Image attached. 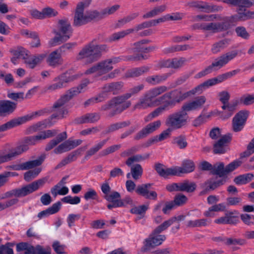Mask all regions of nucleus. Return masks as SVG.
I'll list each match as a JSON object with an SVG mask.
<instances>
[{"label":"nucleus","instance_id":"3","mask_svg":"<svg viewBox=\"0 0 254 254\" xmlns=\"http://www.w3.org/2000/svg\"><path fill=\"white\" fill-rule=\"evenodd\" d=\"M67 137V136L66 132L64 131L60 133L56 138L51 140L47 144L45 150L48 151L55 148L53 150L54 153L56 154H60L73 149L80 145L82 142V140L81 139H68L56 147L60 143L65 140Z\"/></svg>","mask_w":254,"mask_h":254},{"label":"nucleus","instance_id":"43","mask_svg":"<svg viewBox=\"0 0 254 254\" xmlns=\"http://www.w3.org/2000/svg\"><path fill=\"white\" fill-rule=\"evenodd\" d=\"M58 28L61 34H66L71 29L69 22L66 19H61L58 21Z\"/></svg>","mask_w":254,"mask_h":254},{"label":"nucleus","instance_id":"55","mask_svg":"<svg viewBox=\"0 0 254 254\" xmlns=\"http://www.w3.org/2000/svg\"><path fill=\"white\" fill-rule=\"evenodd\" d=\"M43 19L57 16L59 13L55 9L47 6L42 9Z\"/></svg>","mask_w":254,"mask_h":254},{"label":"nucleus","instance_id":"40","mask_svg":"<svg viewBox=\"0 0 254 254\" xmlns=\"http://www.w3.org/2000/svg\"><path fill=\"white\" fill-rule=\"evenodd\" d=\"M226 210V205L224 203H219L215 204L211 206L208 210L204 212V216L206 217H213L214 214L213 212L225 211Z\"/></svg>","mask_w":254,"mask_h":254},{"label":"nucleus","instance_id":"14","mask_svg":"<svg viewBox=\"0 0 254 254\" xmlns=\"http://www.w3.org/2000/svg\"><path fill=\"white\" fill-rule=\"evenodd\" d=\"M47 181V178H43L34 181L20 189H16L17 197H23L36 191L40 187L42 186Z\"/></svg>","mask_w":254,"mask_h":254},{"label":"nucleus","instance_id":"22","mask_svg":"<svg viewBox=\"0 0 254 254\" xmlns=\"http://www.w3.org/2000/svg\"><path fill=\"white\" fill-rule=\"evenodd\" d=\"M232 139L230 134L225 135L216 142L213 145V152L215 154H223L226 152V144L229 143Z\"/></svg>","mask_w":254,"mask_h":254},{"label":"nucleus","instance_id":"63","mask_svg":"<svg viewBox=\"0 0 254 254\" xmlns=\"http://www.w3.org/2000/svg\"><path fill=\"white\" fill-rule=\"evenodd\" d=\"M105 99V97L103 95H101V93L98 96L91 98L88 99L84 103V106L85 107L88 106L91 104H93L97 102H101L103 101Z\"/></svg>","mask_w":254,"mask_h":254},{"label":"nucleus","instance_id":"13","mask_svg":"<svg viewBox=\"0 0 254 254\" xmlns=\"http://www.w3.org/2000/svg\"><path fill=\"white\" fill-rule=\"evenodd\" d=\"M78 77L77 75L68 76L66 73H63L54 78L55 83L50 85L47 87V90L54 91L60 89L64 87L66 84L77 79Z\"/></svg>","mask_w":254,"mask_h":254},{"label":"nucleus","instance_id":"20","mask_svg":"<svg viewBox=\"0 0 254 254\" xmlns=\"http://www.w3.org/2000/svg\"><path fill=\"white\" fill-rule=\"evenodd\" d=\"M206 99L204 96L195 98L194 100L185 103L182 106V109L187 113L191 111L197 110L202 107Z\"/></svg>","mask_w":254,"mask_h":254},{"label":"nucleus","instance_id":"47","mask_svg":"<svg viewBox=\"0 0 254 254\" xmlns=\"http://www.w3.org/2000/svg\"><path fill=\"white\" fill-rule=\"evenodd\" d=\"M240 71L239 69H235L231 71L227 72L225 73L219 75L217 77H214V79L217 84L222 82L228 78L235 75Z\"/></svg>","mask_w":254,"mask_h":254},{"label":"nucleus","instance_id":"26","mask_svg":"<svg viewBox=\"0 0 254 254\" xmlns=\"http://www.w3.org/2000/svg\"><path fill=\"white\" fill-rule=\"evenodd\" d=\"M16 104L8 100H0V116L8 115L15 110Z\"/></svg>","mask_w":254,"mask_h":254},{"label":"nucleus","instance_id":"35","mask_svg":"<svg viewBox=\"0 0 254 254\" xmlns=\"http://www.w3.org/2000/svg\"><path fill=\"white\" fill-rule=\"evenodd\" d=\"M167 6L166 4H161L155 6L144 14L142 17L144 19H148L155 17L164 12Z\"/></svg>","mask_w":254,"mask_h":254},{"label":"nucleus","instance_id":"4","mask_svg":"<svg viewBox=\"0 0 254 254\" xmlns=\"http://www.w3.org/2000/svg\"><path fill=\"white\" fill-rule=\"evenodd\" d=\"M41 140L39 134L26 138L23 143L9 150L8 154L0 155V164L11 161L29 149V145H34Z\"/></svg>","mask_w":254,"mask_h":254},{"label":"nucleus","instance_id":"29","mask_svg":"<svg viewBox=\"0 0 254 254\" xmlns=\"http://www.w3.org/2000/svg\"><path fill=\"white\" fill-rule=\"evenodd\" d=\"M100 119V115L97 113L86 114L76 119L78 124L94 123L98 122Z\"/></svg>","mask_w":254,"mask_h":254},{"label":"nucleus","instance_id":"9","mask_svg":"<svg viewBox=\"0 0 254 254\" xmlns=\"http://www.w3.org/2000/svg\"><path fill=\"white\" fill-rule=\"evenodd\" d=\"M189 120L187 112L182 109L169 115L166 118L165 124L167 127L172 130L182 128L186 126Z\"/></svg>","mask_w":254,"mask_h":254},{"label":"nucleus","instance_id":"32","mask_svg":"<svg viewBox=\"0 0 254 254\" xmlns=\"http://www.w3.org/2000/svg\"><path fill=\"white\" fill-rule=\"evenodd\" d=\"M10 52L15 57L24 60L25 64L26 61H27L28 59L30 57L29 51L22 47H17L11 49Z\"/></svg>","mask_w":254,"mask_h":254},{"label":"nucleus","instance_id":"51","mask_svg":"<svg viewBox=\"0 0 254 254\" xmlns=\"http://www.w3.org/2000/svg\"><path fill=\"white\" fill-rule=\"evenodd\" d=\"M254 175L252 174L240 175L235 178L234 182L237 185L245 184L251 181Z\"/></svg>","mask_w":254,"mask_h":254},{"label":"nucleus","instance_id":"44","mask_svg":"<svg viewBox=\"0 0 254 254\" xmlns=\"http://www.w3.org/2000/svg\"><path fill=\"white\" fill-rule=\"evenodd\" d=\"M55 36L49 42V45L50 47H54L60 45L64 42V36L62 35L60 32L55 31Z\"/></svg>","mask_w":254,"mask_h":254},{"label":"nucleus","instance_id":"38","mask_svg":"<svg viewBox=\"0 0 254 254\" xmlns=\"http://www.w3.org/2000/svg\"><path fill=\"white\" fill-rule=\"evenodd\" d=\"M130 124V122L126 121L111 124L105 130L104 133L106 134H110L119 129L128 126Z\"/></svg>","mask_w":254,"mask_h":254},{"label":"nucleus","instance_id":"24","mask_svg":"<svg viewBox=\"0 0 254 254\" xmlns=\"http://www.w3.org/2000/svg\"><path fill=\"white\" fill-rule=\"evenodd\" d=\"M188 5L191 7H195L205 12L217 11L221 9V7L214 5H209L202 1H191L188 3Z\"/></svg>","mask_w":254,"mask_h":254},{"label":"nucleus","instance_id":"30","mask_svg":"<svg viewBox=\"0 0 254 254\" xmlns=\"http://www.w3.org/2000/svg\"><path fill=\"white\" fill-rule=\"evenodd\" d=\"M155 169L160 176L166 178L169 176H177L176 167L167 168L161 164L155 165Z\"/></svg>","mask_w":254,"mask_h":254},{"label":"nucleus","instance_id":"48","mask_svg":"<svg viewBox=\"0 0 254 254\" xmlns=\"http://www.w3.org/2000/svg\"><path fill=\"white\" fill-rule=\"evenodd\" d=\"M240 71L239 69H235L231 71L227 72L225 73L219 75L217 77H214V79L217 84L222 82L228 78L235 75Z\"/></svg>","mask_w":254,"mask_h":254},{"label":"nucleus","instance_id":"18","mask_svg":"<svg viewBox=\"0 0 254 254\" xmlns=\"http://www.w3.org/2000/svg\"><path fill=\"white\" fill-rule=\"evenodd\" d=\"M248 115V111H241L235 115L232 122V128L233 131L238 132L243 129Z\"/></svg>","mask_w":254,"mask_h":254},{"label":"nucleus","instance_id":"27","mask_svg":"<svg viewBox=\"0 0 254 254\" xmlns=\"http://www.w3.org/2000/svg\"><path fill=\"white\" fill-rule=\"evenodd\" d=\"M45 158V156H41L37 159L29 161H27L17 166L15 168L16 170H24L32 169L35 167L40 166L43 162Z\"/></svg>","mask_w":254,"mask_h":254},{"label":"nucleus","instance_id":"53","mask_svg":"<svg viewBox=\"0 0 254 254\" xmlns=\"http://www.w3.org/2000/svg\"><path fill=\"white\" fill-rule=\"evenodd\" d=\"M105 142L106 141L105 140L98 142L86 152L85 157L87 158L95 154L99 150L102 148V147L105 144Z\"/></svg>","mask_w":254,"mask_h":254},{"label":"nucleus","instance_id":"31","mask_svg":"<svg viewBox=\"0 0 254 254\" xmlns=\"http://www.w3.org/2000/svg\"><path fill=\"white\" fill-rule=\"evenodd\" d=\"M234 214L232 211H227L224 216L216 219L214 223L217 224H235L237 220L235 219Z\"/></svg>","mask_w":254,"mask_h":254},{"label":"nucleus","instance_id":"62","mask_svg":"<svg viewBox=\"0 0 254 254\" xmlns=\"http://www.w3.org/2000/svg\"><path fill=\"white\" fill-rule=\"evenodd\" d=\"M148 207L145 205L134 207L130 210L131 213L140 216V218L143 217L147 210Z\"/></svg>","mask_w":254,"mask_h":254},{"label":"nucleus","instance_id":"45","mask_svg":"<svg viewBox=\"0 0 254 254\" xmlns=\"http://www.w3.org/2000/svg\"><path fill=\"white\" fill-rule=\"evenodd\" d=\"M130 167V173L132 178L135 180H138L141 178L143 173V169L141 166L139 164H136Z\"/></svg>","mask_w":254,"mask_h":254},{"label":"nucleus","instance_id":"2","mask_svg":"<svg viewBox=\"0 0 254 254\" xmlns=\"http://www.w3.org/2000/svg\"><path fill=\"white\" fill-rule=\"evenodd\" d=\"M93 40L85 45L76 56L77 61L85 64H91L98 61L102 56V53L108 51L106 44H96Z\"/></svg>","mask_w":254,"mask_h":254},{"label":"nucleus","instance_id":"42","mask_svg":"<svg viewBox=\"0 0 254 254\" xmlns=\"http://www.w3.org/2000/svg\"><path fill=\"white\" fill-rule=\"evenodd\" d=\"M187 62L186 58L181 57L171 59V68L178 69L182 67Z\"/></svg>","mask_w":254,"mask_h":254},{"label":"nucleus","instance_id":"16","mask_svg":"<svg viewBox=\"0 0 254 254\" xmlns=\"http://www.w3.org/2000/svg\"><path fill=\"white\" fill-rule=\"evenodd\" d=\"M183 17V14L181 13H174L171 15L167 14L159 18L153 19L149 21L144 22L143 27H146L148 28L152 26H156L160 23L164 22L166 21H178L181 20Z\"/></svg>","mask_w":254,"mask_h":254},{"label":"nucleus","instance_id":"12","mask_svg":"<svg viewBox=\"0 0 254 254\" xmlns=\"http://www.w3.org/2000/svg\"><path fill=\"white\" fill-rule=\"evenodd\" d=\"M129 98H130V95L127 94V93L114 97L105 104L102 106L101 107V110L107 111L111 109L115 108L118 105L122 104L120 108L117 109V111L121 112L130 106L131 102L130 101L126 102V101Z\"/></svg>","mask_w":254,"mask_h":254},{"label":"nucleus","instance_id":"33","mask_svg":"<svg viewBox=\"0 0 254 254\" xmlns=\"http://www.w3.org/2000/svg\"><path fill=\"white\" fill-rule=\"evenodd\" d=\"M195 168L194 162L190 160H185L182 164V167H176L177 176L181 174L188 173L192 172Z\"/></svg>","mask_w":254,"mask_h":254},{"label":"nucleus","instance_id":"21","mask_svg":"<svg viewBox=\"0 0 254 254\" xmlns=\"http://www.w3.org/2000/svg\"><path fill=\"white\" fill-rule=\"evenodd\" d=\"M161 125V122L160 120H157L148 124L136 134L134 138L138 140L146 137L148 134L159 128Z\"/></svg>","mask_w":254,"mask_h":254},{"label":"nucleus","instance_id":"36","mask_svg":"<svg viewBox=\"0 0 254 254\" xmlns=\"http://www.w3.org/2000/svg\"><path fill=\"white\" fill-rule=\"evenodd\" d=\"M64 178H63L59 183L51 189V193L55 197L58 194L65 195L68 193V189L66 187L63 186L64 184Z\"/></svg>","mask_w":254,"mask_h":254},{"label":"nucleus","instance_id":"23","mask_svg":"<svg viewBox=\"0 0 254 254\" xmlns=\"http://www.w3.org/2000/svg\"><path fill=\"white\" fill-rule=\"evenodd\" d=\"M86 148V146L81 147L68 154L56 166V169L61 168L74 161L76 158V156L80 155L82 152L84 151Z\"/></svg>","mask_w":254,"mask_h":254},{"label":"nucleus","instance_id":"1","mask_svg":"<svg viewBox=\"0 0 254 254\" xmlns=\"http://www.w3.org/2000/svg\"><path fill=\"white\" fill-rule=\"evenodd\" d=\"M168 90L165 85L153 87L146 92L134 106V109H146L160 105L166 100L175 97V91L166 93Z\"/></svg>","mask_w":254,"mask_h":254},{"label":"nucleus","instance_id":"6","mask_svg":"<svg viewBox=\"0 0 254 254\" xmlns=\"http://www.w3.org/2000/svg\"><path fill=\"white\" fill-rule=\"evenodd\" d=\"M89 3L81 1L76 6L74 16L73 25L79 27L93 20L98 21L97 10H91L84 11Z\"/></svg>","mask_w":254,"mask_h":254},{"label":"nucleus","instance_id":"17","mask_svg":"<svg viewBox=\"0 0 254 254\" xmlns=\"http://www.w3.org/2000/svg\"><path fill=\"white\" fill-rule=\"evenodd\" d=\"M144 22L136 25L134 28L127 29L125 30L116 32L111 35L109 38V41L111 42L119 41L128 35L133 33L134 32H138L142 29L147 28L146 27H143Z\"/></svg>","mask_w":254,"mask_h":254},{"label":"nucleus","instance_id":"52","mask_svg":"<svg viewBox=\"0 0 254 254\" xmlns=\"http://www.w3.org/2000/svg\"><path fill=\"white\" fill-rule=\"evenodd\" d=\"M51 124L48 123L47 121H43L39 122L28 128V131L29 133H33L35 132L38 131L41 129L46 127L48 125H51Z\"/></svg>","mask_w":254,"mask_h":254},{"label":"nucleus","instance_id":"60","mask_svg":"<svg viewBox=\"0 0 254 254\" xmlns=\"http://www.w3.org/2000/svg\"><path fill=\"white\" fill-rule=\"evenodd\" d=\"M182 191L192 192L196 189V185L192 182L185 181L182 182Z\"/></svg>","mask_w":254,"mask_h":254},{"label":"nucleus","instance_id":"41","mask_svg":"<svg viewBox=\"0 0 254 254\" xmlns=\"http://www.w3.org/2000/svg\"><path fill=\"white\" fill-rule=\"evenodd\" d=\"M22 124L23 123L20 117L12 120L0 126V131H4Z\"/></svg>","mask_w":254,"mask_h":254},{"label":"nucleus","instance_id":"15","mask_svg":"<svg viewBox=\"0 0 254 254\" xmlns=\"http://www.w3.org/2000/svg\"><path fill=\"white\" fill-rule=\"evenodd\" d=\"M176 100L177 97L175 96L173 99L166 100V101L163 102L162 104H163V105L162 106H160L156 108L146 117L145 119V122H147L152 120L153 118L160 116L165 111L168 109L169 107H173L175 106L176 103H178Z\"/></svg>","mask_w":254,"mask_h":254},{"label":"nucleus","instance_id":"46","mask_svg":"<svg viewBox=\"0 0 254 254\" xmlns=\"http://www.w3.org/2000/svg\"><path fill=\"white\" fill-rule=\"evenodd\" d=\"M229 39H224L214 43L211 48L212 53L216 54L221 51L229 43Z\"/></svg>","mask_w":254,"mask_h":254},{"label":"nucleus","instance_id":"49","mask_svg":"<svg viewBox=\"0 0 254 254\" xmlns=\"http://www.w3.org/2000/svg\"><path fill=\"white\" fill-rule=\"evenodd\" d=\"M172 130L168 127V128L164 130L161 134L155 136L154 137L150 139L149 142L150 144L154 143L157 142L162 141L165 139L167 138L170 135V132Z\"/></svg>","mask_w":254,"mask_h":254},{"label":"nucleus","instance_id":"39","mask_svg":"<svg viewBox=\"0 0 254 254\" xmlns=\"http://www.w3.org/2000/svg\"><path fill=\"white\" fill-rule=\"evenodd\" d=\"M120 8L118 4L113 5L109 7H107L100 11L97 10V16L98 20H100L106 17L107 15L113 14Z\"/></svg>","mask_w":254,"mask_h":254},{"label":"nucleus","instance_id":"8","mask_svg":"<svg viewBox=\"0 0 254 254\" xmlns=\"http://www.w3.org/2000/svg\"><path fill=\"white\" fill-rule=\"evenodd\" d=\"M238 55L236 51H232L227 52L215 59L209 66L204 70L198 72L196 76L197 78H201L212 72L213 71L217 70L227 64L229 61L234 59Z\"/></svg>","mask_w":254,"mask_h":254},{"label":"nucleus","instance_id":"11","mask_svg":"<svg viewBox=\"0 0 254 254\" xmlns=\"http://www.w3.org/2000/svg\"><path fill=\"white\" fill-rule=\"evenodd\" d=\"M216 84H217L214 78H213L207 80L192 89L184 93L180 91L175 90V96L177 97L176 101L178 103H180L190 96L202 93L206 88Z\"/></svg>","mask_w":254,"mask_h":254},{"label":"nucleus","instance_id":"25","mask_svg":"<svg viewBox=\"0 0 254 254\" xmlns=\"http://www.w3.org/2000/svg\"><path fill=\"white\" fill-rule=\"evenodd\" d=\"M47 64L51 66L57 67L63 63L61 52L57 49L49 54L46 59Z\"/></svg>","mask_w":254,"mask_h":254},{"label":"nucleus","instance_id":"54","mask_svg":"<svg viewBox=\"0 0 254 254\" xmlns=\"http://www.w3.org/2000/svg\"><path fill=\"white\" fill-rule=\"evenodd\" d=\"M47 112V110H42L40 111H38L33 113H32L31 114L27 115L26 116H23L20 117L22 121L23 124L26 123L27 121H29L35 118H36L37 116H42L45 113Z\"/></svg>","mask_w":254,"mask_h":254},{"label":"nucleus","instance_id":"28","mask_svg":"<svg viewBox=\"0 0 254 254\" xmlns=\"http://www.w3.org/2000/svg\"><path fill=\"white\" fill-rule=\"evenodd\" d=\"M150 68L148 66H142L128 70L125 74L126 78H136L148 72Z\"/></svg>","mask_w":254,"mask_h":254},{"label":"nucleus","instance_id":"57","mask_svg":"<svg viewBox=\"0 0 254 254\" xmlns=\"http://www.w3.org/2000/svg\"><path fill=\"white\" fill-rule=\"evenodd\" d=\"M217 18L216 14H199L194 16L193 17L194 21H213L215 18Z\"/></svg>","mask_w":254,"mask_h":254},{"label":"nucleus","instance_id":"56","mask_svg":"<svg viewBox=\"0 0 254 254\" xmlns=\"http://www.w3.org/2000/svg\"><path fill=\"white\" fill-rule=\"evenodd\" d=\"M41 170V168H37L34 170L26 172L24 175V179L27 182L30 181L37 176Z\"/></svg>","mask_w":254,"mask_h":254},{"label":"nucleus","instance_id":"37","mask_svg":"<svg viewBox=\"0 0 254 254\" xmlns=\"http://www.w3.org/2000/svg\"><path fill=\"white\" fill-rule=\"evenodd\" d=\"M167 78L168 75L167 74H155L147 77L145 81L148 84L156 85L165 81Z\"/></svg>","mask_w":254,"mask_h":254},{"label":"nucleus","instance_id":"34","mask_svg":"<svg viewBox=\"0 0 254 254\" xmlns=\"http://www.w3.org/2000/svg\"><path fill=\"white\" fill-rule=\"evenodd\" d=\"M46 54H36L28 58L26 61V64L31 68H34L36 65L40 64L46 58Z\"/></svg>","mask_w":254,"mask_h":254},{"label":"nucleus","instance_id":"5","mask_svg":"<svg viewBox=\"0 0 254 254\" xmlns=\"http://www.w3.org/2000/svg\"><path fill=\"white\" fill-rule=\"evenodd\" d=\"M120 61V59L118 57H112L101 60L86 70L84 74L85 75L95 74L96 77L102 78L112 71L114 65Z\"/></svg>","mask_w":254,"mask_h":254},{"label":"nucleus","instance_id":"10","mask_svg":"<svg viewBox=\"0 0 254 254\" xmlns=\"http://www.w3.org/2000/svg\"><path fill=\"white\" fill-rule=\"evenodd\" d=\"M165 230L166 229L162 224L158 226L149 237L145 239L144 242V251L151 250L161 245L166 239V237L164 235H160L159 234Z\"/></svg>","mask_w":254,"mask_h":254},{"label":"nucleus","instance_id":"58","mask_svg":"<svg viewBox=\"0 0 254 254\" xmlns=\"http://www.w3.org/2000/svg\"><path fill=\"white\" fill-rule=\"evenodd\" d=\"M207 225L206 219H195L190 220L188 222V226L190 227H200Z\"/></svg>","mask_w":254,"mask_h":254},{"label":"nucleus","instance_id":"59","mask_svg":"<svg viewBox=\"0 0 254 254\" xmlns=\"http://www.w3.org/2000/svg\"><path fill=\"white\" fill-rule=\"evenodd\" d=\"M137 16L136 13H133L131 15L125 17L118 21L116 24V27L119 28L135 19Z\"/></svg>","mask_w":254,"mask_h":254},{"label":"nucleus","instance_id":"7","mask_svg":"<svg viewBox=\"0 0 254 254\" xmlns=\"http://www.w3.org/2000/svg\"><path fill=\"white\" fill-rule=\"evenodd\" d=\"M217 18L209 23L196 24L197 28L212 33L222 32L228 29L230 25L231 19L228 17L221 16L216 14Z\"/></svg>","mask_w":254,"mask_h":254},{"label":"nucleus","instance_id":"50","mask_svg":"<svg viewBox=\"0 0 254 254\" xmlns=\"http://www.w3.org/2000/svg\"><path fill=\"white\" fill-rule=\"evenodd\" d=\"M226 167L223 163H217L213 166L212 173L214 174L219 175L220 177H223L227 175V172L225 171Z\"/></svg>","mask_w":254,"mask_h":254},{"label":"nucleus","instance_id":"61","mask_svg":"<svg viewBox=\"0 0 254 254\" xmlns=\"http://www.w3.org/2000/svg\"><path fill=\"white\" fill-rule=\"evenodd\" d=\"M185 216L183 215H179L177 217H171L170 219L164 221L161 224L167 229L174 222H175V221H180L183 220L185 219Z\"/></svg>","mask_w":254,"mask_h":254},{"label":"nucleus","instance_id":"64","mask_svg":"<svg viewBox=\"0 0 254 254\" xmlns=\"http://www.w3.org/2000/svg\"><path fill=\"white\" fill-rule=\"evenodd\" d=\"M13 244L10 243H7L4 245L0 246V254H13V250L11 247H12Z\"/></svg>","mask_w":254,"mask_h":254},{"label":"nucleus","instance_id":"19","mask_svg":"<svg viewBox=\"0 0 254 254\" xmlns=\"http://www.w3.org/2000/svg\"><path fill=\"white\" fill-rule=\"evenodd\" d=\"M124 83L122 81L112 82L105 84L102 87V92L101 95L107 97V94L109 93H112L114 95H116L121 92L124 88Z\"/></svg>","mask_w":254,"mask_h":254}]
</instances>
